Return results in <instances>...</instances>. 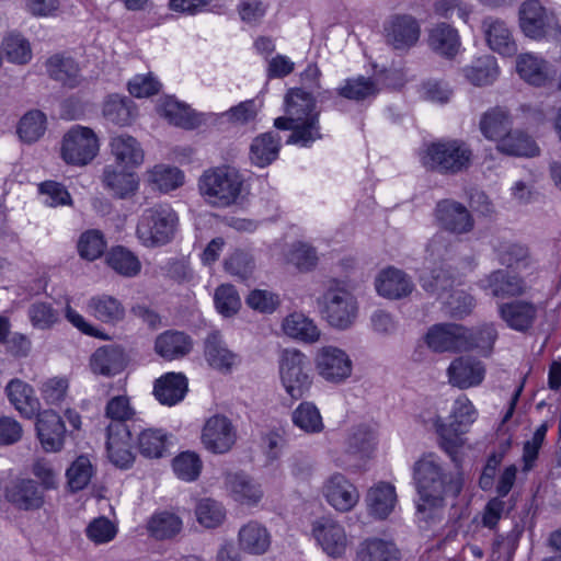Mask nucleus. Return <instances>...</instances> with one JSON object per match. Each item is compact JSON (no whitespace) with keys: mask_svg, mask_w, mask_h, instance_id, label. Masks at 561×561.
<instances>
[{"mask_svg":"<svg viewBox=\"0 0 561 561\" xmlns=\"http://www.w3.org/2000/svg\"><path fill=\"white\" fill-rule=\"evenodd\" d=\"M466 327L456 323L435 324L428 329L425 343L436 353L467 352Z\"/></svg>","mask_w":561,"mask_h":561,"instance_id":"obj_16","label":"nucleus"},{"mask_svg":"<svg viewBox=\"0 0 561 561\" xmlns=\"http://www.w3.org/2000/svg\"><path fill=\"white\" fill-rule=\"evenodd\" d=\"M204 355L210 367L222 373H229L238 362V355L227 347L217 331L209 333L205 339Z\"/></svg>","mask_w":561,"mask_h":561,"instance_id":"obj_28","label":"nucleus"},{"mask_svg":"<svg viewBox=\"0 0 561 561\" xmlns=\"http://www.w3.org/2000/svg\"><path fill=\"white\" fill-rule=\"evenodd\" d=\"M149 180L159 191L168 193L183 184L184 175L175 167L156 165L149 172Z\"/></svg>","mask_w":561,"mask_h":561,"instance_id":"obj_59","label":"nucleus"},{"mask_svg":"<svg viewBox=\"0 0 561 561\" xmlns=\"http://www.w3.org/2000/svg\"><path fill=\"white\" fill-rule=\"evenodd\" d=\"M178 222L179 217L171 206L158 204L142 211L136 234L145 247H161L174 238Z\"/></svg>","mask_w":561,"mask_h":561,"instance_id":"obj_6","label":"nucleus"},{"mask_svg":"<svg viewBox=\"0 0 561 561\" xmlns=\"http://www.w3.org/2000/svg\"><path fill=\"white\" fill-rule=\"evenodd\" d=\"M183 522L179 515L162 511L153 514L148 520L147 529L151 537L165 540L175 537L182 530Z\"/></svg>","mask_w":561,"mask_h":561,"instance_id":"obj_44","label":"nucleus"},{"mask_svg":"<svg viewBox=\"0 0 561 561\" xmlns=\"http://www.w3.org/2000/svg\"><path fill=\"white\" fill-rule=\"evenodd\" d=\"M46 116L41 111L34 110L27 112L18 126V134L24 142L32 144L37 141L45 133Z\"/></svg>","mask_w":561,"mask_h":561,"instance_id":"obj_56","label":"nucleus"},{"mask_svg":"<svg viewBox=\"0 0 561 561\" xmlns=\"http://www.w3.org/2000/svg\"><path fill=\"white\" fill-rule=\"evenodd\" d=\"M323 495L328 503L339 512H350L359 500L356 486L343 474H332L323 485Z\"/></svg>","mask_w":561,"mask_h":561,"instance_id":"obj_22","label":"nucleus"},{"mask_svg":"<svg viewBox=\"0 0 561 561\" xmlns=\"http://www.w3.org/2000/svg\"><path fill=\"white\" fill-rule=\"evenodd\" d=\"M99 149L95 133L90 127L75 125L62 138L61 158L68 164L87 165L96 157Z\"/></svg>","mask_w":561,"mask_h":561,"instance_id":"obj_7","label":"nucleus"},{"mask_svg":"<svg viewBox=\"0 0 561 561\" xmlns=\"http://www.w3.org/2000/svg\"><path fill=\"white\" fill-rule=\"evenodd\" d=\"M286 115L277 117L274 126L280 130H291L288 144L310 147L322 138L316 100L311 93L290 89L285 96Z\"/></svg>","mask_w":561,"mask_h":561,"instance_id":"obj_1","label":"nucleus"},{"mask_svg":"<svg viewBox=\"0 0 561 561\" xmlns=\"http://www.w3.org/2000/svg\"><path fill=\"white\" fill-rule=\"evenodd\" d=\"M201 439L208 451L226 454L237 442V428L227 416L216 414L205 422Z\"/></svg>","mask_w":561,"mask_h":561,"instance_id":"obj_12","label":"nucleus"},{"mask_svg":"<svg viewBox=\"0 0 561 561\" xmlns=\"http://www.w3.org/2000/svg\"><path fill=\"white\" fill-rule=\"evenodd\" d=\"M283 331L286 335L307 343L317 342L320 337V331L313 321L298 312L284 319Z\"/></svg>","mask_w":561,"mask_h":561,"instance_id":"obj_45","label":"nucleus"},{"mask_svg":"<svg viewBox=\"0 0 561 561\" xmlns=\"http://www.w3.org/2000/svg\"><path fill=\"white\" fill-rule=\"evenodd\" d=\"M130 101L117 94L110 95L103 105L104 117L116 125H127L131 121Z\"/></svg>","mask_w":561,"mask_h":561,"instance_id":"obj_63","label":"nucleus"},{"mask_svg":"<svg viewBox=\"0 0 561 561\" xmlns=\"http://www.w3.org/2000/svg\"><path fill=\"white\" fill-rule=\"evenodd\" d=\"M46 71L53 80L71 89L79 87L83 80L78 62L62 54L53 55L47 59Z\"/></svg>","mask_w":561,"mask_h":561,"instance_id":"obj_30","label":"nucleus"},{"mask_svg":"<svg viewBox=\"0 0 561 561\" xmlns=\"http://www.w3.org/2000/svg\"><path fill=\"white\" fill-rule=\"evenodd\" d=\"M37 414L36 431L45 451H59L65 443L66 427L61 416L53 410Z\"/></svg>","mask_w":561,"mask_h":561,"instance_id":"obj_21","label":"nucleus"},{"mask_svg":"<svg viewBox=\"0 0 561 561\" xmlns=\"http://www.w3.org/2000/svg\"><path fill=\"white\" fill-rule=\"evenodd\" d=\"M420 25L409 14H394L383 25L386 42L396 49L412 47L420 37Z\"/></svg>","mask_w":561,"mask_h":561,"instance_id":"obj_18","label":"nucleus"},{"mask_svg":"<svg viewBox=\"0 0 561 561\" xmlns=\"http://www.w3.org/2000/svg\"><path fill=\"white\" fill-rule=\"evenodd\" d=\"M434 216L437 226L453 234H466L472 231L474 219L468 208L455 199L437 202Z\"/></svg>","mask_w":561,"mask_h":561,"instance_id":"obj_13","label":"nucleus"},{"mask_svg":"<svg viewBox=\"0 0 561 561\" xmlns=\"http://www.w3.org/2000/svg\"><path fill=\"white\" fill-rule=\"evenodd\" d=\"M322 314L336 329L350 328L357 317L355 297L344 288L330 287L322 297Z\"/></svg>","mask_w":561,"mask_h":561,"instance_id":"obj_8","label":"nucleus"},{"mask_svg":"<svg viewBox=\"0 0 561 561\" xmlns=\"http://www.w3.org/2000/svg\"><path fill=\"white\" fill-rule=\"evenodd\" d=\"M87 311L105 324L116 325L125 319L126 310L122 301L111 295H95L87 302Z\"/></svg>","mask_w":561,"mask_h":561,"instance_id":"obj_29","label":"nucleus"},{"mask_svg":"<svg viewBox=\"0 0 561 561\" xmlns=\"http://www.w3.org/2000/svg\"><path fill=\"white\" fill-rule=\"evenodd\" d=\"M516 71L523 80L536 87H543L551 79L548 62L530 53L517 57Z\"/></svg>","mask_w":561,"mask_h":561,"instance_id":"obj_38","label":"nucleus"},{"mask_svg":"<svg viewBox=\"0 0 561 561\" xmlns=\"http://www.w3.org/2000/svg\"><path fill=\"white\" fill-rule=\"evenodd\" d=\"M448 381L459 389L479 386L485 376V367L472 357L460 356L455 358L447 369Z\"/></svg>","mask_w":561,"mask_h":561,"instance_id":"obj_23","label":"nucleus"},{"mask_svg":"<svg viewBox=\"0 0 561 561\" xmlns=\"http://www.w3.org/2000/svg\"><path fill=\"white\" fill-rule=\"evenodd\" d=\"M497 149L506 154L516 157H535L539 153L536 142L525 133L515 130L503 136Z\"/></svg>","mask_w":561,"mask_h":561,"instance_id":"obj_46","label":"nucleus"},{"mask_svg":"<svg viewBox=\"0 0 561 561\" xmlns=\"http://www.w3.org/2000/svg\"><path fill=\"white\" fill-rule=\"evenodd\" d=\"M306 356L297 350H285L279 362V376L287 394L300 399L310 388L311 380L306 373Z\"/></svg>","mask_w":561,"mask_h":561,"instance_id":"obj_9","label":"nucleus"},{"mask_svg":"<svg viewBox=\"0 0 561 561\" xmlns=\"http://www.w3.org/2000/svg\"><path fill=\"white\" fill-rule=\"evenodd\" d=\"M105 247L104 237L99 230H88L83 232L78 241L80 256L89 261L100 257Z\"/></svg>","mask_w":561,"mask_h":561,"instance_id":"obj_64","label":"nucleus"},{"mask_svg":"<svg viewBox=\"0 0 561 561\" xmlns=\"http://www.w3.org/2000/svg\"><path fill=\"white\" fill-rule=\"evenodd\" d=\"M125 367V355L121 347L105 345L99 347L90 357V368L96 375L115 376Z\"/></svg>","mask_w":561,"mask_h":561,"instance_id":"obj_32","label":"nucleus"},{"mask_svg":"<svg viewBox=\"0 0 561 561\" xmlns=\"http://www.w3.org/2000/svg\"><path fill=\"white\" fill-rule=\"evenodd\" d=\"M400 552L392 541L367 538L359 543L355 561H398Z\"/></svg>","mask_w":561,"mask_h":561,"instance_id":"obj_42","label":"nucleus"},{"mask_svg":"<svg viewBox=\"0 0 561 561\" xmlns=\"http://www.w3.org/2000/svg\"><path fill=\"white\" fill-rule=\"evenodd\" d=\"M428 45L437 54L453 58L460 48V37L456 28L439 23L430 31Z\"/></svg>","mask_w":561,"mask_h":561,"instance_id":"obj_43","label":"nucleus"},{"mask_svg":"<svg viewBox=\"0 0 561 561\" xmlns=\"http://www.w3.org/2000/svg\"><path fill=\"white\" fill-rule=\"evenodd\" d=\"M336 91L340 96L356 102L373 99L379 92L376 82L364 76L345 79Z\"/></svg>","mask_w":561,"mask_h":561,"instance_id":"obj_47","label":"nucleus"},{"mask_svg":"<svg viewBox=\"0 0 561 561\" xmlns=\"http://www.w3.org/2000/svg\"><path fill=\"white\" fill-rule=\"evenodd\" d=\"M111 152L118 165L135 168L144 162V150L138 140L127 134H119L111 138Z\"/></svg>","mask_w":561,"mask_h":561,"instance_id":"obj_33","label":"nucleus"},{"mask_svg":"<svg viewBox=\"0 0 561 561\" xmlns=\"http://www.w3.org/2000/svg\"><path fill=\"white\" fill-rule=\"evenodd\" d=\"M136 415V411L127 396H115L111 398L104 409V416L110 422L106 428L129 427L127 422L131 421Z\"/></svg>","mask_w":561,"mask_h":561,"instance_id":"obj_49","label":"nucleus"},{"mask_svg":"<svg viewBox=\"0 0 561 561\" xmlns=\"http://www.w3.org/2000/svg\"><path fill=\"white\" fill-rule=\"evenodd\" d=\"M193 347L190 335L184 332L168 330L159 334L154 341L156 353L167 360L186 356Z\"/></svg>","mask_w":561,"mask_h":561,"instance_id":"obj_31","label":"nucleus"},{"mask_svg":"<svg viewBox=\"0 0 561 561\" xmlns=\"http://www.w3.org/2000/svg\"><path fill=\"white\" fill-rule=\"evenodd\" d=\"M496 259L501 265L522 270H530L535 260L526 244L502 241L494 245Z\"/></svg>","mask_w":561,"mask_h":561,"instance_id":"obj_37","label":"nucleus"},{"mask_svg":"<svg viewBox=\"0 0 561 561\" xmlns=\"http://www.w3.org/2000/svg\"><path fill=\"white\" fill-rule=\"evenodd\" d=\"M375 286L377 293L389 299H400L413 290L411 278L401 270L388 267L379 273Z\"/></svg>","mask_w":561,"mask_h":561,"instance_id":"obj_27","label":"nucleus"},{"mask_svg":"<svg viewBox=\"0 0 561 561\" xmlns=\"http://www.w3.org/2000/svg\"><path fill=\"white\" fill-rule=\"evenodd\" d=\"M421 282L426 291L443 298L444 294L453 288L455 278L449 268L439 266L431 270L428 273H424L421 276Z\"/></svg>","mask_w":561,"mask_h":561,"instance_id":"obj_57","label":"nucleus"},{"mask_svg":"<svg viewBox=\"0 0 561 561\" xmlns=\"http://www.w3.org/2000/svg\"><path fill=\"white\" fill-rule=\"evenodd\" d=\"M197 522L206 528H216L222 524L226 511L221 503L211 500H201L195 508Z\"/></svg>","mask_w":561,"mask_h":561,"instance_id":"obj_62","label":"nucleus"},{"mask_svg":"<svg viewBox=\"0 0 561 561\" xmlns=\"http://www.w3.org/2000/svg\"><path fill=\"white\" fill-rule=\"evenodd\" d=\"M103 186L116 198L133 196L139 187L135 173L125 170L124 165H105L102 173Z\"/></svg>","mask_w":561,"mask_h":561,"instance_id":"obj_25","label":"nucleus"},{"mask_svg":"<svg viewBox=\"0 0 561 561\" xmlns=\"http://www.w3.org/2000/svg\"><path fill=\"white\" fill-rule=\"evenodd\" d=\"M93 476V466L85 456H79L66 471L68 485L72 492L83 490Z\"/></svg>","mask_w":561,"mask_h":561,"instance_id":"obj_60","label":"nucleus"},{"mask_svg":"<svg viewBox=\"0 0 561 561\" xmlns=\"http://www.w3.org/2000/svg\"><path fill=\"white\" fill-rule=\"evenodd\" d=\"M187 378L182 373H167L156 379L153 396L159 403L173 407L180 403L187 392Z\"/></svg>","mask_w":561,"mask_h":561,"instance_id":"obj_26","label":"nucleus"},{"mask_svg":"<svg viewBox=\"0 0 561 561\" xmlns=\"http://www.w3.org/2000/svg\"><path fill=\"white\" fill-rule=\"evenodd\" d=\"M31 324L38 330L53 328L60 319L58 310L46 301H35L27 309Z\"/></svg>","mask_w":561,"mask_h":561,"instance_id":"obj_61","label":"nucleus"},{"mask_svg":"<svg viewBox=\"0 0 561 561\" xmlns=\"http://www.w3.org/2000/svg\"><path fill=\"white\" fill-rule=\"evenodd\" d=\"M311 535L322 551L331 558H342L351 545L344 526L328 516L312 522Z\"/></svg>","mask_w":561,"mask_h":561,"instance_id":"obj_11","label":"nucleus"},{"mask_svg":"<svg viewBox=\"0 0 561 561\" xmlns=\"http://www.w3.org/2000/svg\"><path fill=\"white\" fill-rule=\"evenodd\" d=\"M279 149V135L274 131L263 133L252 140L250 160L254 165L265 168L277 159Z\"/></svg>","mask_w":561,"mask_h":561,"instance_id":"obj_39","label":"nucleus"},{"mask_svg":"<svg viewBox=\"0 0 561 561\" xmlns=\"http://www.w3.org/2000/svg\"><path fill=\"white\" fill-rule=\"evenodd\" d=\"M5 392L10 403L21 415L31 419L38 413L39 401L28 383L20 379H13L7 385Z\"/></svg>","mask_w":561,"mask_h":561,"instance_id":"obj_36","label":"nucleus"},{"mask_svg":"<svg viewBox=\"0 0 561 561\" xmlns=\"http://www.w3.org/2000/svg\"><path fill=\"white\" fill-rule=\"evenodd\" d=\"M519 26L530 38L540 39L559 32L556 15L539 0H526L519 8Z\"/></svg>","mask_w":561,"mask_h":561,"instance_id":"obj_10","label":"nucleus"},{"mask_svg":"<svg viewBox=\"0 0 561 561\" xmlns=\"http://www.w3.org/2000/svg\"><path fill=\"white\" fill-rule=\"evenodd\" d=\"M106 262L117 274L125 277L136 276L141 268L138 257L123 247L112 249L106 256Z\"/></svg>","mask_w":561,"mask_h":561,"instance_id":"obj_54","label":"nucleus"},{"mask_svg":"<svg viewBox=\"0 0 561 561\" xmlns=\"http://www.w3.org/2000/svg\"><path fill=\"white\" fill-rule=\"evenodd\" d=\"M366 502L369 513L383 519L393 511L397 503L396 489L388 482H378L368 490Z\"/></svg>","mask_w":561,"mask_h":561,"instance_id":"obj_41","label":"nucleus"},{"mask_svg":"<svg viewBox=\"0 0 561 561\" xmlns=\"http://www.w3.org/2000/svg\"><path fill=\"white\" fill-rule=\"evenodd\" d=\"M4 497L20 511H37L45 503L44 491L32 479H16L4 488Z\"/></svg>","mask_w":561,"mask_h":561,"instance_id":"obj_19","label":"nucleus"},{"mask_svg":"<svg viewBox=\"0 0 561 561\" xmlns=\"http://www.w3.org/2000/svg\"><path fill=\"white\" fill-rule=\"evenodd\" d=\"M2 48L7 59L16 65H26L32 59L30 42L20 34H9L2 41Z\"/></svg>","mask_w":561,"mask_h":561,"instance_id":"obj_58","label":"nucleus"},{"mask_svg":"<svg viewBox=\"0 0 561 561\" xmlns=\"http://www.w3.org/2000/svg\"><path fill=\"white\" fill-rule=\"evenodd\" d=\"M291 421L301 431L314 434L320 433L324 425L320 411L312 402H301L293 412Z\"/></svg>","mask_w":561,"mask_h":561,"instance_id":"obj_53","label":"nucleus"},{"mask_svg":"<svg viewBox=\"0 0 561 561\" xmlns=\"http://www.w3.org/2000/svg\"><path fill=\"white\" fill-rule=\"evenodd\" d=\"M482 30L491 50L504 57H511L517 53V44L506 22L491 16L485 18Z\"/></svg>","mask_w":561,"mask_h":561,"instance_id":"obj_24","label":"nucleus"},{"mask_svg":"<svg viewBox=\"0 0 561 561\" xmlns=\"http://www.w3.org/2000/svg\"><path fill=\"white\" fill-rule=\"evenodd\" d=\"M477 416L478 411L472 402L466 396H460L454 401L451 422L446 424L442 419L436 420L438 445L454 462L458 461V453L465 444L462 435L468 432Z\"/></svg>","mask_w":561,"mask_h":561,"instance_id":"obj_5","label":"nucleus"},{"mask_svg":"<svg viewBox=\"0 0 561 561\" xmlns=\"http://www.w3.org/2000/svg\"><path fill=\"white\" fill-rule=\"evenodd\" d=\"M106 453L110 461L119 469H129L136 459L129 427L106 428Z\"/></svg>","mask_w":561,"mask_h":561,"instance_id":"obj_20","label":"nucleus"},{"mask_svg":"<svg viewBox=\"0 0 561 561\" xmlns=\"http://www.w3.org/2000/svg\"><path fill=\"white\" fill-rule=\"evenodd\" d=\"M413 479L422 500L431 505L442 502L445 496H458L462 488L458 477L443 471L434 454L425 455L414 463Z\"/></svg>","mask_w":561,"mask_h":561,"instance_id":"obj_2","label":"nucleus"},{"mask_svg":"<svg viewBox=\"0 0 561 561\" xmlns=\"http://www.w3.org/2000/svg\"><path fill=\"white\" fill-rule=\"evenodd\" d=\"M225 484L234 501L241 504L254 505L263 496L261 485L241 472H228Z\"/></svg>","mask_w":561,"mask_h":561,"instance_id":"obj_34","label":"nucleus"},{"mask_svg":"<svg viewBox=\"0 0 561 561\" xmlns=\"http://www.w3.org/2000/svg\"><path fill=\"white\" fill-rule=\"evenodd\" d=\"M479 286L493 298H517L527 291L525 279L506 270H494L479 282Z\"/></svg>","mask_w":561,"mask_h":561,"instance_id":"obj_17","label":"nucleus"},{"mask_svg":"<svg viewBox=\"0 0 561 561\" xmlns=\"http://www.w3.org/2000/svg\"><path fill=\"white\" fill-rule=\"evenodd\" d=\"M463 75L473 85H486L496 80L499 67L493 57L484 56L463 68Z\"/></svg>","mask_w":561,"mask_h":561,"instance_id":"obj_50","label":"nucleus"},{"mask_svg":"<svg viewBox=\"0 0 561 561\" xmlns=\"http://www.w3.org/2000/svg\"><path fill=\"white\" fill-rule=\"evenodd\" d=\"M238 542L242 551L254 556H261L270 549L271 535L266 527L252 520L240 528L238 533Z\"/></svg>","mask_w":561,"mask_h":561,"instance_id":"obj_35","label":"nucleus"},{"mask_svg":"<svg viewBox=\"0 0 561 561\" xmlns=\"http://www.w3.org/2000/svg\"><path fill=\"white\" fill-rule=\"evenodd\" d=\"M243 175L231 165L206 169L198 179V190L205 202L226 208L238 202L243 191Z\"/></svg>","mask_w":561,"mask_h":561,"instance_id":"obj_3","label":"nucleus"},{"mask_svg":"<svg viewBox=\"0 0 561 561\" xmlns=\"http://www.w3.org/2000/svg\"><path fill=\"white\" fill-rule=\"evenodd\" d=\"M511 126L510 116L506 111L494 107L485 112L480 119V130L490 140L501 139L505 136Z\"/></svg>","mask_w":561,"mask_h":561,"instance_id":"obj_52","label":"nucleus"},{"mask_svg":"<svg viewBox=\"0 0 561 561\" xmlns=\"http://www.w3.org/2000/svg\"><path fill=\"white\" fill-rule=\"evenodd\" d=\"M202 468L203 461L194 451H183L172 460V469L175 476L185 482L197 480Z\"/></svg>","mask_w":561,"mask_h":561,"instance_id":"obj_55","label":"nucleus"},{"mask_svg":"<svg viewBox=\"0 0 561 561\" xmlns=\"http://www.w3.org/2000/svg\"><path fill=\"white\" fill-rule=\"evenodd\" d=\"M161 114L171 124L185 129L196 128L201 124L198 115H196L190 106L175 100H167L161 105Z\"/></svg>","mask_w":561,"mask_h":561,"instance_id":"obj_51","label":"nucleus"},{"mask_svg":"<svg viewBox=\"0 0 561 561\" xmlns=\"http://www.w3.org/2000/svg\"><path fill=\"white\" fill-rule=\"evenodd\" d=\"M316 368L324 380L341 383L352 375L353 363L345 351L330 345L318 351Z\"/></svg>","mask_w":561,"mask_h":561,"instance_id":"obj_14","label":"nucleus"},{"mask_svg":"<svg viewBox=\"0 0 561 561\" xmlns=\"http://www.w3.org/2000/svg\"><path fill=\"white\" fill-rule=\"evenodd\" d=\"M165 430L149 427L141 430L137 435V448L141 456L149 459H159L168 453L170 438Z\"/></svg>","mask_w":561,"mask_h":561,"instance_id":"obj_40","label":"nucleus"},{"mask_svg":"<svg viewBox=\"0 0 561 561\" xmlns=\"http://www.w3.org/2000/svg\"><path fill=\"white\" fill-rule=\"evenodd\" d=\"M473 152L460 139H442L428 144L421 154V162L427 170L445 175H455L469 169Z\"/></svg>","mask_w":561,"mask_h":561,"instance_id":"obj_4","label":"nucleus"},{"mask_svg":"<svg viewBox=\"0 0 561 561\" xmlns=\"http://www.w3.org/2000/svg\"><path fill=\"white\" fill-rule=\"evenodd\" d=\"M539 307L531 300L513 299L497 304L500 319L513 331L526 333L535 325Z\"/></svg>","mask_w":561,"mask_h":561,"instance_id":"obj_15","label":"nucleus"},{"mask_svg":"<svg viewBox=\"0 0 561 561\" xmlns=\"http://www.w3.org/2000/svg\"><path fill=\"white\" fill-rule=\"evenodd\" d=\"M466 342L468 351L477 350L483 356H489L497 340V330L494 323H483L474 329L466 328Z\"/></svg>","mask_w":561,"mask_h":561,"instance_id":"obj_48","label":"nucleus"}]
</instances>
